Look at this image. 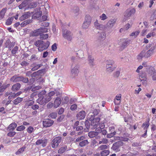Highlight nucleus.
<instances>
[{"mask_svg":"<svg viewBox=\"0 0 156 156\" xmlns=\"http://www.w3.org/2000/svg\"><path fill=\"white\" fill-rule=\"evenodd\" d=\"M30 22V20H26L21 23V26H24L27 24H29Z\"/></svg>","mask_w":156,"mask_h":156,"instance_id":"3c124183","label":"nucleus"},{"mask_svg":"<svg viewBox=\"0 0 156 156\" xmlns=\"http://www.w3.org/2000/svg\"><path fill=\"white\" fill-rule=\"evenodd\" d=\"M30 13L29 12H27L23 14L20 18L21 20H24L25 19L28 18L30 16Z\"/></svg>","mask_w":156,"mask_h":156,"instance_id":"5701e85b","label":"nucleus"},{"mask_svg":"<svg viewBox=\"0 0 156 156\" xmlns=\"http://www.w3.org/2000/svg\"><path fill=\"white\" fill-rule=\"evenodd\" d=\"M16 134V132L13 131L9 132L7 135L8 136L11 137L13 136Z\"/></svg>","mask_w":156,"mask_h":156,"instance_id":"13d9d810","label":"nucleus"},{"mask_svg":"<svg viewBox=\"0 0 156 156\" xmlns=\"http://www.w3.org/2000/svg\"><path fill=\"white\" fill-rule=\"evenodd\" d=\"M114 61L112 60H109L107 61L106 66V71L109 73H111L115 69V67L113 66Z\"/></svg>","mask_w":156,"mask_h":156,"instance_id":"f03ea898","label":"nucleus"},{"mask_svg":"<svg viewBox=\"0 0 156 156\" xmlns=\"http://www.w3.org/2000/svg\"><path fill=\"white\" fill-rule=\"evenodd\" d=\"M50 116L52 119H55L57 117V114L53 112L50 114Z\"/></svg>","mask_w":156,"mask_h":156,"instance_id":"4d7b16f0","label":"nucleus"},{"mask_svg":"<svg viewBox=\"0 0 156 156\" xmlns=\"http://www.w3.org/2000/svg\"><path fill=\"white\" fill-rule=\"evenodd\" d=\"M99 126L100 127H98V128H96L95 130L96 131H98V132H101V129H103L104 128L105 125H104V123H102Z\"/></svg>","mask_w":156,"mask_h":156,"instance_id":"58836bf2","label":"nucleus"},{"mask_svg":"<svg viewBox=\"0 0 156 156\" xmlns=\"http://www.w3.org/2000/svg\"><path fill=\"white\" fill-rule=\"evenodd\" d=\"M85 112L84 111L79 112L77 115L76 116L78 119L81 120L84 119L85 116Z\"/></svg>","mask_w":156,"mask_h":156,"instance_id":"dca6fc26","label":"nucleus"},{"mask_svg":"<svg viewBox=\"0 0 156 156\" xmlns=\"http://www.w3.org/2000/svg\"><path fill=\"white\" fill-rule=\"evenodd\" d=\"M122 145V142H117L113 144L112 149L116 152H118L120 151V147Z\"/></svg>","mask_w":156,"mask_h":156,"instance_id":"9d476101","label":"nucleus"},{"mask_svg":"<svg viewBox=\"0 0 156 156\" xmlns=\"http://www.w3.org/2000/svg\"><path fill=\"white\" fill-rule=\"evenodd\" d=\"M34 103V101H30L27 102L25 105L26 107H28L31 106Z\"/></svg>","mask_w":156,"mask_h":156,"instance_id":"c03bdc74","label":"nucleus"},{"mask_svg":"<svg viewBox=\"0 0 156 156\" xmlns=\"http://www.w3.org/2000/svg\"><path fill=\"white\" fill-rule=\"evenodd\" d=\"M54 122L49 119H46L43 122V125L44 126L47 127L51 126L53 123Z\"/></svg>","mask_w":156,"mask_h":156,"instance_id":"f8f14e48","label":"nucleus"},{"mask_svg":"<svg viewBox=\"0 0 156 156\" xmlns=\"http://www.w3.org/2000/svg\"><path fill=\"white\" fill-rule=\"evenodd\" d=\"M106 33L104 32L101 33L99 35V39L101 40H104L106 37Z\"/></svg>","mask_w":156,"mask_h":156,"instance_id":"2f4dec72","label":"nucleus"},{"mask_svg":"<svg viewBox=\"0 0 156 156\" xmlns=\"http://www.w3.org/2000/svg\"><path fill=\"white\" fill-rule=\"evenodd\" d=\"M79 65H76L75 66L73 67L71 71V76L72 78H75L78 75L79 73Z\"/></svg>","mask_w":156,"mask_h":156,"instance_id":"423d86ee","label":"nucleus"},{"mask_svg":"<svg viewBox=\"0 0 156 156\" xmlns=\"http://www.w3.org/2000/svg\"><path fill=\"white\" fill-rule=\"evenodd\" d=\"M108 147L107 145H104L100 146L98 148L99 151L107 149Z\"/></svg>","mask_w":156,"mask_h":156,"instance_id":"79ce46f5","label":"nucleus"},{"mask_svg":"<svg viewBox=\"0 0 156 156\" xmlns=\"http://www.w3.org/2000/svg\"><path fill=\"white\" fill-rule=\"evenodd\" d=\"M43 41L41 40H38L34 43V45L37 47L42 46L43 44Z\"/></svg>","mask_w":156,"mask_h":156,"instance_id":"473e14b6","label":"nucleus"},{"mask_svg":"<svg viewBox=\"0 0 156 156\" xmlns=\"http://www.w3.org/2000/svg\"><path fill=\"white\" fill-rule=\"evenodd\" d=\"M79 9L78 7H75L73 9V12L76 15H77L79 13Z\"/></svg>","mask_w":156,"mask_h":156,"instance_id":"37998d69","label":"nucleus"},{"mask_svg":"<svg viewBox=\"0 0 156 156\" xmlns=\"http://www.w3.org/2000/svg\"><path fill=\"white\" fill-rule=\"evenodd\" d=\"M17 124L15 122H13L8 127L7 130L9 131H13L16 127Z\"/></svg>","mask_w":156,"mask_h":156,"instance_id":"412c9836","label":"nucleus"},{"mask_svg":"<svg viewBox=\"0 0 156 156\" xmlns=\"http://www.w3.org/2000/svg\"><path fill=\"white\" fill-rule=\"evenodd\" d=\"M66 150L65 148L64 147L61 148L58 151V153L60 154L63 153Z\"/></svg>","mask_w":156,"mask_h":156,"instance_id":"5fc2aeb1","label":"nucleus"},{"mask_svg":"<svg viewBox=\"0 0 156 156\" xmlns=\"http://www.w3.org/2000/svg\"><path fill=\"white\" fill-rule=\"evenodd\" d=\"M153 54L152 52L148 50L146 53L145 52V57L146 58L149 57Z\"/></svg>","mask_w":156,"mask_h":156,"instance_id":"de8ad7c7","label":"nucleus"},{"mask_svg":"<svg viewBox=\"0 0 156 156\" xmlns=\"http://www.w3.org/2000/svg\"><path fill=\"white\" fill-rule=\"evenodd\" d=\"M23 77L22 76H14L11 78V80L14 82H17L20 81H21Z\"/></svg>","mask_w":156,"mask_h":156,"instance_id":"6ab92c4d","label":"nucleus"},{"mask_svg":"<svg viewBox=\"0 0 156 156\" xmlns=\"http://www.w3.org/2000/svg\"><path fill=\"white\" fill-rule=\"evenodd\" d=\"M61 99L59 98H57L55 99L54 102V107L55 108H57L61 103Z\"/></svg>","mask_w":156,"mask_h":156,"instance_id":"a211bd4d","label":"nucleus"},{"mask_svg":"<svg viewBox=\"0 0 156 156\" xmlns=\"http://www.w3.org/2000/svg\"><path fill=\"white\" fill-rule=\"evenodd\" d=\"M25 147H22L19 149L16 152V154H20L23 153L24 151Z\"/></svg>","mask_w":156,"mask_h":156,"instance_id":"49530a36","label":"nucleus"},{"mask_svg":"<svg viewBox=\"0 0 156 156\" xmlns=\"http://www.w3.org/2000/svg\"><path fill=\"white\" fill-rule=\"evenodd\" d=\"M140 32L139 31H137L132 33L130 34V36L133 37L134 38H136L139 34Z\"/></svg>","mask_w":156,"mask_h":156,"instance_id":"a19ab883","label":"nucleus"},{"mask_svg":"<svg viewBox=\"0 0 156 156\" xmlns=\"http://www.w3.org/2000/svg\"><path fill=\"white\" fill-rule=\"evenodd\" d=\"M26 74L27 76H31L32 77H33L37 74V72H34L33 73H32L31 71H29L26 72Z\"/></svg>","mask_w":156,"mask_h":156,"instance_id":"b1692460","label":"nucleus"},{"mask_svg":"<svg viewBox=\"0 0 156 156\" xmlns=\"http://www.w3.org/2000/svg\"><path fill=\"white\" fill-rule=\"evenodd\" d=\"M34 130V128L31 127V126H30L28 127V128L27 129V132L29 133H31Z\"/></svg>","mask_w":156,"mask_h":156,"instance_id":"052dcab7","label":"nucleus"},{"mask_svg":"<svg viewBox=\"0 0 156 156\" xmlns=\"http://www.w3.org/2000/svg\"><path fill=\"white\" fill-rule=\"evenodd\" d=\"M46 92L45 90L42 91L38 94V98L37 100V102L39 104L42 105L45 104L51 100V98L48 97L46 94Z\"/></svg>","mask_w":156,"mask_h":156,"instance_id":"f257e3e1","label":"nucleus"},{"mask_svg":"<svg viewBox=\"0 0 156 156\" xmlns=\"http://www.w3.org/2000/svg\"><path fill=\"white\" fill-rule=\"evenodd\" d=\"M97 132L91 131L90 132L88 133V136L90 138H93L95 136L97 135L98 134V131Z\"/></svg>","mask_w":156,"mask_h":156,"instance_id":"cd10ccee","label":"nucleus"},{"mask_svg":"<svg viewBox=\"0 0 156 156\" xmlns=\"http://www.w3.org/2000/svg\"><path fill=\"white\" fill-rule=\"evenodd\" d=\"M156 48V46H154L152 47L149 50V51L152 52L153 53H154V51L155 50Z\"/></svg>","mask_w":156,"mask_h":156,"instance_id":"69168bd1","label":"nucleus"},{"mask_svg":"<svg viewBox=\"0 0 156 156\" xmlns=\"http://www.w3.org/2000/svg\"><path fill=\"white\" fill-rule=\"evenodd\" d=\"M136 12L135 9L133 8L127 9L124 13V16L126 19L130 17L131 16L134 15Z\"/></svg>","mask_w":156,"mask_h":156,"instance_id":"6e6552de","label":"nucleus"},{"mask_svg":"<svg viewBox=\"0 0 156 156\" xmlns=\"http://www.w3.org/2000/svg\"><path fill=\"white\" fill-rule=\"evenodd\" d=\"M155 29H154L153 30L149 33H148L146 36V37L147 38H149L151 37H154L156 36V33L154 31V30Z\"/></svg>","mask_w":156,"mask_h":156,"instance_id":"7c9ffc66","label":"nucleus"},{"mask_svg":"<svg viewBox=\"0 0 156 156\" xmlns=\"http://www.w3.org/2000/svg\"><path fill=\"white\" fill-rule=\"evenodd\" d=\"M88 63L90 66H93L94 65V59L91 56H89L88 58Z\"/></svg>","mask_w":156,"mask_h":156,"instance_id":"c85d7f7f","label":"nucleus"},{"mask_svg":"<svg viewBox=\"0 0 156 156\" xmlns=\"http://www.w3.org/2000/svg\"><path fill=\"white\" fill-rule=\"evenodd\" d=\"M55 94V93L54 91H51L47 95L48 97H51H51L53 96Z\"/></svg>","mask_w":156,"mask_h":156,"instance_id":"338daca9","label":"nucleus"},{"mask_svg":"<svg viewBox=\"0 0 156 156\" xmlns=\"http://www.w3.org/2000/svg\"><path fill=\"white\" fill-rule=\"evenodd\" d=\"M51 49L52 51H55L57 49V46L55 44H54L51 46Z\"/></svg>","mask_w":156,"mask_h":156,"instance_id":"0e129e2a","label":"nucleus"},{"mask_svg":"<svg viewBox=\"0 0 156 156\" xmlns=\"http://www.w3.org/2000/svg\"><path fill=\"white\" fill-rule=\"evenodd\" d=\"M62 36L68 41H71L73 38V34L70 31L65 30L63 32Z\"/></svg>","mask_w":156,"mask_h":156,"instance_id":"20e7f679","label":"nucleus"},{"mask_svg":"<svg viewBox=\"0 0 156 156\" xmlns=\"http://www.w3.org/2000/svg\"><path fill=\"white\" fill-rule=\"evenodd\" d=\"M91 122L90 123V125L91 126H92V128L93 129H94L99 126V125L100 124V118H95L93 120L91 119Z\"/></svg>","mask_w":156,"mask_h":156,"instance_id":"0eeeda50","label":"nucleus"},{"mask_svg":"<svg viewBox=\"0 0 156 156\" xmlns=\"http://www.w3.org/2000/svg\"><path fill=\"white\" fill-rule=\"evenodd\" d=\"M120 74V72L119 71H117L115 72L114 74V76L116 77H118Z\"/></svg>","mask_w":156,"mask_h":156,"instance_id":"774afa93","label":"nucleus"},{"mask_svg":"<svg viewBox=\"0 0 156 156\" xmlns=\"http://www.w3.org/2000/svg\"><path fill=\"white\" fill-rule=\"evenodd\" d=\"M109 153V151L108 150H104L101 152V156H106Z\"/></svg>","mask_w":156,"mask_h":156,"instance_id":"e433bc0d","label":"nucleus"},{"mask_svg":"<svg viewBox=\"0 0 156 156\" xmlns=\"http://www.w3.org/2000/svg\"><path fill=\"white\" fill-rule=\"evenodd\" d=\"M42 66L41 64H36L35 63L32 64L31 65V67H33L31 69V70L32 71H35L37 70Z\"/></svg>","mask_w":156,"mask_h":156,"instance_id":"aec40b11","label":"nucleus"},{"mask_svg":"<svg viewBox=\"0 0 156 156\" xmlns=\"http://www.w3.org/2000/svg\"><path fill=\"white\" fill-rule=\"evenodd\" d=\"M149 125L150 124L149 122V120H148L143 123L142 127H144V129L146 130H147V129L149 126Z\"/></svg>","mask_w":156,"mask_h":156,"instance_id":"c756f323","label":"nucleus"},{"mask_svg":"<svg viewBox=\"0 0 156 156\" xmlns=\"http://www.w3.org/2000/svg\"><path fill=\"white\" fill-rule=\"evenodd\" d=\"M147 29L143 30L140 33L141 35L143 36H144L146 34L147 32Z\"/></svg>","mask_w":156,"mask_h":156,"instance_id":"6e6d98bb","label":"nucleus"},{"mask_svg":"<svg viewBox=\"0 0 156 156\" xmlns=\"http://www.w3.org/2000/svg\"><path fill=\"white\" fill-rule=\"evenodd\" d=\"M25 128V127L23 125H21L17 127L16 130L18 131H21L24 130Z\"/></svg>","mask_w":156,"mask_h":156,"instance_id":"8fccbe9b","label":"nucleus"},{"mask_svg":"<svg viewBox=\"0 0 156 156\" xmlns=\"http://www.w3.org/2000/svg\"><path fill=\"white\" fill-rule=\"evenodd\" d=\"M47 28L44 27H41L32 31L31 33V35L32 36H37L39 35L40 36V35L47 32Z\"/></svg>","mask_w":156,"mask_h":156,"instance_id":"7ed1b4c3","label":"nucleus"},{"mask_svg":"<svg viewBox=\"0 0 156 156\" xmlns=\"http://www.w3.org/2000/svg\"><path fill=\"white\" fill-rule=\"evenodd\" d=\"M88 143L87 140H84L80 143L79 145L81 147H83L87 144Z\"/></svg>","mask_w":156,"mask_h":156,"instance_id":"f704fd0d","label":"nucleus"},{"mask_svg":"<svg viewBox=\"0 0 156 156\" xmlns=\"http://www.w3.org/2000/svg\"><path fill=\"white\" fill-rule=\"evenodd\" d=\"M20 86L21 85L20 83H16L12 86V90L13 91L17 90L20 88Z\"/></svg>","mask_w":156,"mask_h":156,"instance_id":"a878e982","label":"nucleus"},{"mask_svg":"<svg viewBox=\"0 0 156 156\" xmlns=\"http://www.w3.org/2000/svg\"><path fill=\"white\" fill-rule=\"evenodd\" d=\"M145 51L143 50L137 55V59L139 60H141L143 57H145Z\"/></svg>","mask_w":156,"mask_h":156,"instance_id":"4be33fe9","label":"nucleus"},{"mask_svg":"<svg viewBox=\"0 0 156 156\" xmlns=\"http://www.w3.org/2000/svg\"><path fill=\"white\" fill-rule=\"evenodd\" d=\"M108 142L106 138H103L99 141V144H106Z\"/></svg>","mask_w":156,"mask_h":156,"instance_id":"a18cd8bd","label":"nucleus"},{"mask_svg":"<svg viewBox=\"0 0 156 156\" xmlns=\"http://www.w3.org/2000/svg\"><path fill=\"white\" fill-rule=\"evenodd\" d=\"M128 41L125 39H122L120 42L119 43V44L122 45V47L125 46L127 45Z\"/></svg>","mask_w":156,"mask_h":156,"instance_id":"bb28decb","label":"nucleus"},{"mask_svg":"<svg viewBox=\"0 0 156 156\" xmlns=\"http://www.w3.org/2000/svg\"><path fill=\"white\" fill-rule=\"evenodd\" d=\"M91 23L90 17L89 16H86L85 18V21L83 24V28L86 29L88 28Z\"/></svg>","mask_w":156,"mask_h":156,"instance_id":"1a4fd4ad","label":"nucleus"},{"mask_svg":"<svg viewBox=\"0 0 156 156\" xmlns=\"http://www.w3.org/2000/svg\"><path fill=\"white\" fill-rule=\"evenodd\" d=\"M14 19L13 17L9 18L6 21V24L7 25H9L11 24L12 22Z\"/></svg>","mask_w":156,"mask_h":156,"instance_id":"4c0bfd02","label":"nucleus"},{"mask_svg":"<svg viewBox=\"0 0 156 156\" xmlns=\"http://www.w3.org/2000/svg\"><path fill=\"white\" fill-rule=\"evenodd\" d=\"M6 10V8H4L0 12V20H2L4 18Z\"/></svg>","mask_w":156,"mask_h":156,"instance_id":"393cba45","label":"nucleus"},{"mask_svg":"<svg viewBox=\"0 0 156 156\" xmlns=\"http://www.w3.org/2000/svg\"><path fill=\"white\" fill-rule=\"evenodd\" d=\"M100 18L101 20H104L107 19V17L105 14L103 13L100 16Z\"/></svg>","mask_w":156,"mask_h":156,"instance_id":"603ef678","label":"nucleus"},{"mask_svg":"<svg viewBox=\"0 0 156 156\" xmlns=\"http://www.w3.org/2000/svg\"><path fill=\"white\" fill-rule=\"evenodd\" d=\"M77 105L76 104H73L70 107V109L72 110H75L77 108Z\"/></svg>","mask_w":156,"mask_h":156,"instance_id":"680f3d73","label":"nucleus"},{"mask_svg":"<svg viewBox=\"0 0 156 156\" xmlns=\"http://www.w3.org/2000/svg\"><path fill=\"white\" fill-rule=\"evenodd\" d=\"M47 143V139H40L37 141L35 144L37 145H39L41 144L42 146L44 147L46 146Z\"/></svg>","mask_w":156,"mask_h":156,"instance_id":"ddd939ff","label":"nucleus"},{"mask_svg":"<svg viewBox=\"0 0 156 156\" xmlns=\"http://www.w3.org/2000/svg\"><path fill=\"white\" fill-rule=\"evenodd\" d=\"M21 65L23 66H28L29 63L26 61H23L21 63Z\"/></svg>","mask_w":156,"mask_h":156,"instance_id":"e2e57ef3","label":"nucleus"},{"mask_svg":"<svg viewBox=\"0 0 156 156\" xmlns=\"http://www.w3.org/2000/svg\"><path fill=\"white\" fill-rule=\"evenodd\" d=\"M27 4V1H24L19 6V8L20 9H22L23 8L26 7Z\"/></svg>","mask_w":156,"mask_h":156,"instance_id":"72a5a7b5","label":"nucleus"},{"mask_svg":"<svg viewBox=\"0 0 156 156\" xmlns=\"http://www.w3.org/2000/svg\"><path fill=\"white\" fill-rule=\"evenodd\" d=\"M22 100L23 99L22 98L18 97L16 99H15L13 101V102L15 104L17 105L20 103L22 101Z\"/></svg>","mask_w":156,"mask_h":156,"instance_id":"c9c22d12","label":"nucleus"},{"mask_svg":"<svg viewBox=\"0 0 156 156\" xmlns=\"http://www.w3.org/2000/svg\"><path fill=\"white\" fill-rule=\"evenodd\" d=\"M9 84H7L6 85H3L0 87V92H3L5 89V88L9 87Z\"/></svg>","mask_w":156,"mask_h":156,"instance_id":"ea45409f","label":"nucleus"},{"mask_svg":"<svg viewBox=\"0 0 156 156\" xmlns=\"http://www.w3.org/2000/svg\"><path fill=\"white\" fill-rule=\"evenodd\" d=\"M116 21V19H114L109 20L106 24V27L109 29H111L113 27Z\"/></svg>","mask_w":156,"mask_h":156,"instance_id":"9b49d317","label":"nucleus"},{"mask_svg":"<svg viewBox=\"0 0 156 156\" xmlns=\"http://www.w3.org/2000/svg\"><path fill=\"white\" fill-rule=\"evenodd\" d=\"M94 25L97 29L100 30H104L105 29V27L104 25L100 24L97 21L94 22Z\"/></svg>","mask_w":156,"mask_h":156,"instance_id":"f3484780","label":"nucleus"},{"mask_svg":"<svg viewBox=\"0 0 156 156\" xmlns=\"http://www.w3.org/2000/svg\"><path fill=\"white\" fill-rule=\"evenodd\" d=\"M61 141L62 137L60 136H58L54 138L51 142L52 147L53 148H55L57 147Z\"/></svg>","mask_w":156,"mask_h":156,"instance_id":"39448f33","label":"nucleus"},{"mask_svg":"<svg viewBox=\"0 0 156 156\" xmlns=\"http://www.w3.org/2000/svg\"><path fill=\"white\" fill-rule=\"evenodd\" d=\"M18 48L17 46H15L12 51V54H15L18 50Z\"/></svg>","mask_w":156,"mask_h":156,"instance_id":"864d4df0","label":"nucleus"},{"mask_svg":"<svg viewBox=\"0 0 156 156\" xmlns=\"http://www.w3.org/2000/svg\"><path fill=\"white\" fill-rule=\"evenodd\" d=\"M48 37V35L47 34H41L40 35V38L41 39H46Z\"/></svg>","mask_w":156,"mask_h":156,"instance_id":"09e8293b","label":"nucleus"},{"mask_svg":"<svg viewBox=\"0 0 156 156\" xmlns=\"http://www.w3.org/2000/svg\"><path fill=\"white\" fill-rule=\"evenodd\" d=\"M85 139V137L83 136H81L80 137L77 138L76 140V142H79L81 140H83Z\"/></svg>","mask_w":156,"mask_h":156,"instance_id":"bf43d9fd","label":"nucleus"},{"mask_svg":"<svg viewBox=\"0 0 156 156\" xmlns=\"http://www.w3.org/2000/svg\"><path fill=\"white\" fill-rule=\"evenodd\" d=\"M49 43L47 41L46 43H43V44L38 48V50L39 51H43L47 49L49 46Z\"/></svg>","mask_w":156,"mask_h":156,"instance_id":"4468645a","label":"nucleus"},{"mask_svg":"<svg viewBox=\"0 0 156 156\" xmlns=\"http://www.w3.org/2000/svg\"><path fill=\"white\" fill-rule=\"evenodd\" d=\"M121 100V94H118L115 97L114 100V102L115 105H120Z\"/></svg>","mask_w":156,"mask_h":156,"instance_id":"2eb2a0df","label":"nucleus"}]
</instances>
